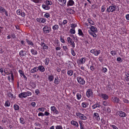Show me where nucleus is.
I'll use <instances>...</instances> for the list:
<instances>
[{"label":"nucleus","instance_id":"21","mask_svg":"<svg viewBox=\"0 0 129 129\" xmlns=\"http://www.w3.org/2000/svg\"><path fill=\"white\" fill-rule=\"evenodd\" d=\"M60 82V80L58 79V78L57 77L55 79L54 83L56 84H58Z\"/></svg>","mask_w":129,"mask_h":129},{"label":"nucleus","instance_id":"31","mask_svg":"<svg viewBox=\"0 0 129 129\" xmlns=\"http://www.w3.org/2000/svg\"><path fill=\"white\" fill-rule=\"evenodd\" d=\"M31 52L33 55H36L37 54V52L34 49H32L31 51Z\"/></svg>","mask_w":129,"mask_h":129},{"label":"nucleus","instance_id":"11","mask_svg":"<svg viewBox=\"0 0 129 129\" xmlns=\"http://www.w3.org/2000/svg\"><path fill=\"white\" fill-rule=\"evenodd\" d=\"M93 117L97 120H100V118L99 114L97 113H95L93 114Z\"/></svg>","mask_w":129,"mask_h":129},{"label":"nucleus","instance_id":"8","mask_svg":"<svg viewBox=\"0 0 129 129\" xmlns=\"http://www.w3.org/2000/svg\"><path fill=\"white\" fill-rule=\"evenodd\" d=\"M25 92H21L18 95V96L20 98H25L27 97Z\"/></svg>","mask_w":129,"mask_h":129},{"label":"nucleus","instance_id":"46","mask_svg":"<svg viewBox=\"0 0 129 129\" xmlns=\"http://www.w3.org/2000/svg\"><path fill=\"white\" fill-rule=\"evenodd\" d=\"M106 8H105V6H102L101 9V11L102 12H103L105 11Z\"/></svg>","mask_w":129,"mask_h":129},{"label":"nucleus","instance_id":"1","mask_svg":"<svg viewBox=\"0 0 129 129\" xmlns=\"http://www.w3.org/2000/svg\"><path fill=\"white\" fill-rule=\"evenodd\" d=\"M76 115L81 120H85L87 119V117L85 116L80 112H76Z\"/></svg>","mask_w":129,"mask_h":129},{"label":"nucleus","instance_id":"48","mask_svg":"<svg viewBox=\"0 0 129 129\" xmlns=\"http://www.w3.org/2000/svg\"><path fill=\"white\" fill-rule=\"evenodd\" d=\"M26 94L27 96L31 95L32 94L31 93L30 91H27V92H26Z\"/></svg>","mask_w":129,"mask_h":129},{"label":"nucleus","instance_id":"63","mask_svg":"<svg viewBox=\"0 0 129 129\" xmlns=\"http://www.w3.org/2000/svg\"><path fill=\"white\" fill-rule=\"evenodd\" d=\"M44 114L46 116H47L49 115L50 114V113L47 112L46 111L44 113Z\"/></svg>","mask_w":129,"mask_h":129},{"label":"nucleus","instance_id":"5","mask_svg":"<svg viewBox=\"0 0 129 129\" xmlns=\"http://www.w3.org/2000/svg\"><path fill=\"white\" fill-rule=\"evenodd\" d=\"M67 40L68 43H70V45H72L73 48L75 47V44L74 42L72 41L70 37H68L67 38Z\"/></svg>","mask_w":129,"mask_h":129},{"label":"nucleus","instance_id":"37","mask_svg":"<svg viewBox=\"0 0 129 129\" xmlns=\"http://www.w3.org/2000/svg\"><path fill=\"white\" fill-rule=\"evenodd\" d=\"M49 58H46L45 59V63L46 65H47L48 64L49 62Z\"/></svg>","mask_w":129,"mask_h":129},{"label":"nucleus","instance_id":"57","mask_svg":"<svg viewBox=\"0 0 129 129\" xmlns=\"http://www.w3.org/2000/svg\"><path fill=\"white\" fill-rule=\"evenodd\" d=\"M44 108H40L38 109L39 110V111H41L43 112L44 111Z\"/></svg>","mask_w":129,"mask_h":129},{"label":"nucleus","instance_id":"59","mask_svg":"<svg viewBox=\"0 0 129 129\" xmlns=\"http://www.w3.org/2000/svg\"><path fill=\"white\" fill-rule=\"evenodd\" d=\"M19 72L20 73V74L22 76L24 75V73H23V71L21 70H19Z\"/></svg>","mask_w":129,"mask_h":129},{"label":"nucleus","instance_id":"15","mask_svg":"<svg viewBox=\"0 0 129 129\" xmlns=\"http://www.w3.org/2000/svg\"><path fill=\"white\" fill-rule=\"evenodd\" d=\"M19 55L21 56H25L26 55V53H24L23 50L20 51L19 52Z\"/></svg>","mask_w":129,"mask_h":129},{"label":"nucleus","instance_id":"47","mask_svg":"<svg viewBox=\"0 0 129 129\" xmlns=\"http://www.w3.org/2000/svg\"><path fill=\"white\" fill-rule=\"evenodd\" d=\"M82 106L84 108L86 107L87 106V104L85 103H83L82 104Z\"/></svg>","mask_w":129,"mask_h":129},{"label":"nucleus","instance_id":"50","mask_svg":"<svg viewBox=\"0 0 129 129\" xmlns=\"http://www.w3.org/2000/svg\"><path fill=\"white\" fill-rule=\"evenodd\" d=\"M77 26V25L76 24H72L71 25V27L72 28H75Z\"/></svg>","mask_w":129,"mask_h":129},{"label":"nucleus","instance_id":"43","mask_svg":"<svg viewBox=\"0 0 129 129\" xmlns=\"http://www.w3.org/2000/svg\"><path fill=\"white\" fill-rule=\"evenodd\" d=\"M0 11H2V12H4L5 11H6L5 10L3 7L1 6H0Z\"/></svg>","mask_w":129,"mask_h":129},{"label":"nucleus","instance_id":"61","mask_svg":"<svg viewBox=\"0 0 129 129\" xmlns=\"http://www.w3.org/2000/svg\"><path fill=\"white\" fill-rule=\"evenodd\" d=\"M44 115V114L42 112H40L38 114V116H43Z\"/></svg>","mask_w":129,"mask_h":129},{"label":"nucleus","instance_id":"22","mask_svg":"<svg viewBox=\"0 0 129 129\" xmlns=\"http://www.w3.org/2000/svg\"><path fill=\"white\" fill-rule=\"evenodd\" d=\"M100 106L99 104L96 103L94 105H93L92 106V107L93 109H94L98 107L100 108Z\"/></svg>","mask_w":129,"mask_h":129},{"label":"nucleus","instance_id":"4","mask_svg":"<svg viewBox=\"0 0 129 129\" xmlns=\"http://www.w3.org/2000/svg\"><path fill=\"white\" fill-rule=\"evenodd\" d=\"M77 81L80 84L84 85L85 83L84 80L80 77H78L77 78Z\"/></svg>","mask_w":129,"mask_h":129},{"label":"nucleus","instance_id":"2","mask_svg":"<svg viewBox=\"0 0 129 129\" xmlns=\"http://www.w3.org/2000/svg\"><path fill=\"white\" fill-rule=\"evenodd\" d=\"M116 9V6L115 5L111 6L107 8L106 11L108 13H109L110 12H113L115 11Z\"/></svg>","mask_w":129,"mask_h":129},{"label":"nucleus","instance_id":"51","mask_svg":"<svg viewBox=\"0 0 129 129\" xmlns=\"http://www.w3.org/2000/svg\"><path fill=\"white\" fill-rule=\"evenodd\" d=\"M56 129H62V127L61 125H57L56 127Z\"/></svg>","mask_w":129,"mask_h":129},{"label":"nucleus","instance_id":"18","mask_svg":"<svg viewBox=\"0 0 129 129\" xmlns=\"http://www.w3.org/2000/svg\"><path fill=\"white\" fill-rule=\"evenodd\" d=\"M120 101L119 99L117 97H115L114 98L113 100V101L114 102L117 103H118Z\"/></svg>","mask_w":129,"mask_h":129},{"label":"nucleus","instance_id":"13","mask_svg":"<svg viewBox=\"0 0 129 129\" xmlns=\"http://www.w3.org/2000/svg\"><path fill=\"white\" fill-rule=\"evenodd\" d=\"M74 3L73 0H69L67 3V6H72L74 4Z\"/></svg>","mask_w":129,"mask_h":129},{"label":"nucleus","instance_id":"17","mask_svg":"<svg viewBox=\"0 0 129 129\" xmlns=\"http://www.w3.org/2000/svg\"><path fill=\"white\" fill-rule=\"evenodd\" d=\"M42 7L43 9L46 10H49L50 8V7L49 6L44 4L42 5Z\"/></svg>","mask_w":129,"mask_h":129},{"label":"nucleus","instance_id":"14","mask_svg":"<svg viewBox=\"0 0 129 129\" xmlns=\"http://www.w3.org/2000/svg\"><path fill=\"white\" fill-rule=\"evenodd\" d=\"M38 69L40 71L42 72H44L45 71V69L42 66H39L38 68Z\"/></svg>","mask_w":129,"mask_h":129},{"label":"nucleus","instance_id":"62","mask_svg":"<svg viewBox=\"0 0 129 129\" xmlns=\"http://www.w3.org/2000/svg\"><path fill=\"white\" fill-rule=\"evenodd\" d=\"M102 71L104 72L105 73L107 71V69L106 68H104L103 69Z\"/></svg>","mask_w":129,"mask_h":129},{"label":"nucleus","instance_id":"16","mask_svg":"<svg viewBox=\"0 0 129 129\" xmlns=\"http://www.w3.org/2000/svg\"><path fill=\"white\" fill-rule=\"evenodd\" d=\"M38 71V67H35L33 69H31L30 72L32 73H34L35 72H37Z\"/></svg>","mask_w":129,"mask_h":129},{"label":"nucleus","instance_id":"52","mask_svg":"<svg viewBox=\"0 0 129 129\" xmlns=\"http://www.w3.org/2000/svg\"><path fill=\"white\" fill-rule=\"evenodd\" d=\"M90 69L92 71H93L94 70L95 68L93 66H91L90 68Z\"/></svg>","mask_w":129,"mask_h":129},{"label":"nucleus","instance_id":"58","mask_svg":"<svg viewBox=\"0 0 129 129\" xmlns=\"http://www.w3.org/2000/svg\"><path fill=\"white\" fill-rule=\"evenodd\" d=\"M3 71H3V68H1V69H0V72L1 73L2 75L5 76V74H3Z\"/></svg>","mask_w":129,"mask_h":129},{"label":"nucleus","instance_id":"20","mask_svg":"<svg viewBox=\"0 0 129 129\" xmlns=\"http://www.w3.org/2000/svg\"><path fill=\"white\" fill-rule=\"evenodd\" d=\"M54 78V77L53 75H51L48 76V79L50 82L53 81Z\"/></svg>","mask_w":129,"mask_h":129},{"label":"nucleus","instance_id":"12","mask_svg":"<svg viewBox=\"0 0 129 129\" xmlns=\"http://www.w3.org/2000/svg\"><path fill=\"white\" fill-rule=\"evenodd\" d=\"M91 31H90L95 32H97L98 31L97 28L93 26H91L90 28Z\"/></svg>","mask_w":129,"mask_h":129},{"label":"nucleus","instance_id":"55","mask_svg":"<svg viewBox=\"0 0 129 129\" xmlns=\"http://www.w3.org/2000/svg\"><path fill=\"white\" fill-rule=\"evenodd\" d=\"M43 49H48V46L46 45L45 44L43 45Z\"/></svg>","mask_w":129,"mask_h":129},{"label":"nucleus","instance_id":"30","mask_svg":"<svg viewBox=\"0 0 129 129\" xmlns=\"http://www.w3.org/2000/svg\"><path fill=\"white\" fill-rule=\"evenodd\" d=\"M45 4L46 5H51L52 4V3L51 1L46 0L45 2Z\"/></svg>","mask_w":129,"mask_h":129},{"label":"nucleus","instance_id":"7","mask_svg":"<svg viewBox=\"0 0 129 129\" xmlns=\"http://www.w3.org/2000/svg\"><path fill=\"white\" fill-rule=\"evenodd\" d=\"M93 92L90 89H88L86 92V95L89 98L90 96H92Z\"/></svg>","mask_w":129,"mask_h":129},{"label":"nucleus","instance_id":"34","mask_svg":"<svg viewBox=\"0 0 129 129\" xmlns=\"http://www.w3.org/2000/svg\"><path fill=\"white\" fill-rule=\"evenodd\" d=\"M66 0H62L61 2H60L61 4H60L62 6H64L66 5Z\"/></svg>","mask_w":129,"mask_h":129},{"label":"nucleus","instance_id":"39","mask_svg":"<svg viewBox=\"0 0 129 129\" xmlns=\"http://www.w3.org/2000/svg\"><path fill=\"white\" fill-rule=\"evenodd\" d=\"M76 96L78 99V100L80 99L81 97V95L78 93H77V94Z\"/></svg>","mask_w":129,"mask_h":129},{"label":"nucleus","instance_id":"53","mask_svg":"<svg viewBox=\"0 0 129 129\" xmlns=\"http://www.w3.org/2000/svg\"><path fill=\"white\" fill-rule=\"evenodd\" d=\"M60 40L63 43H64L65 42V41L64 39L62 38L61 36L60 37Z\"/></svg>","mask_w":129,"mask_h":129},{"label":"nucleus","instance_id":"64","mask_svg":"<svg viewBox=\"0 0 129 129\" xmlns=\"http://www.w3.org/2000/svg\"><path fill=\"white\" fill-rule=\"evenodd\" d=\"M125 17L127 20H129V14H127L126 15Z\"/></svg>","mask_w":129,"mask_h":129},{"label":"nucleus","instance_id":"42","mask_svg":"<svg viewBox=\"0 0 129 129\" xmlns=\"http://www.w3.org/2000/svg\"><path fill=\"white\" fill-rule=\"evenodd\" d=\"M88 22L91 24L92 25H93L94 23L93 21H92L90 19H89L88 20Z\"/></svg>","mask_w":129,"mask_h":129},{"label":"nucleus","instance_id":"54","mask_svg":"<svg viewBox=\"0 0 129 129\" xmlns=\"http://www.w3.org/2000/svg\"><path fill=\"white\" fill-rule=\"evenodd\" d=\"M44 16L48 18L50 16V14L49 13H46L45 14Z\"/></svg>","mask_w":129,"mask_h":129},{"label":"nucleus","instance_id":"38","mask_svg":"<svg viewBox=\"0 0 129 129\" xmlns=\"http://www.w3.org/2000/svg\"><path fill=\"white\" fill-rule=\"evenodd\" d=\"M111 54L113 56H114L116 55V51H112L110 52Z\"/></svg>","mask_w":129,"mask_h":129},{"label":"nucleus","instance_id":"24","mask_svg":"<svg viewBox=\"0 0 129 129\" xmlns=\"http://www.w3.org/2000/svg\"><path fill=\"white\" fill-rule=\"evenodd\" d=\"M73 72L72 70H69L68 71L67 74L70 76H72L73 75Z\"/></svg>","mask_w":129,"mask_h":129},{"label":"nucleus","instance_id":"41","mask_svg":"<svg viewBox=\"0 0 129 129\" xmlns=\"http://www.w3.org/2000/svg\"><path fill=\"white\" fill-rule=\"evenodd\" d=\"M46 20L44 18H41V23H44L46 22Z\"/></svg>","mask_w":129,"mask_h":129},{"label":"nucleus","instance_id":"9","mask_svg":"<svg viewBox=\"0 0 129 129\" xmlns=\"http://www.w3.org/2000/svg\"><path fill=\"white\" fill-rule=\"evenodd\" d=\"M100 96L104 100H105L109 98L108 96L105 94L102 93Z\"/></svg>","mask_w":129,"mask_h":129},{"label":"nucleus","instance_id":"25","mask_svg":"<svg viewBox=\"0 0 129 129\" xmlns=\"http://www.w3.org/2000/svg\"><path fill=\"white\" fill-rule=\"evenodd\" d=\"M25 40L29 45H30L32 46L34 45V44L32 42L29 41L28 39H26Z\"/></svg>","mask_w":129,"mask_h":129},{"label":"nucleus","instance_id":"6","mask_svg":"<svg viewBox=\"0 0 129 129\" xmlns=\"http://www.w3.org/2000/svg\"><path fill=\"white\" fill-rule=\"evenodd\" d=\"M117 113L120 116L122 117H124L126 116V113L121 111H120Z\"/></svg>","mask_w":129,"mask_h":129},{"label":"nucleus","instance_id":"10","mask_svg":"<svg viewBox=\"0 0 129 129\" xmlns=\"http://www.w3.org/2000/svg\"><path fill=\"white\" fill-rule=\"evenodd\" d=\"M51 110L54 113L57 114L59 113L58 111L57 110L56 108L54 106L51 107Z\"/></svg>","mask_w":129,"mask_h":129},{"label":"nucleus","instance_id":"28","mask_svg":"<svg viewBox=\"0 0 129 129\" xmlns=\"http://www.w3.org/2000/svg\"><path fill=\"white\" fill-rule=\"evenodd\" d=\"M20 121L21 123L24 124L25 122V121L22 117H21L20 119Z\"/></svg>","mask_w":129,"mask_h":129},{"label":"nucleus","instance_id":"3","mask_svg":"<svg viewBox=\"0 0 129 129\" xmlns=\"http://www.w3.org/2000/svg\"><path fill=\"white\" fill-rule=\"evenodd\" d=\"M43 30L44 33L47 34L49 33L51 31V29L50 27H49L46 25L43 28Z\"/></svg>","mask_w":129,"mask_h":129},{"label":"nucleus","instance_id":"32","mask_svg":"<svg viewBox=\"0 0 129 129\" xmlns=\"http://www.w3.org/2000/svg\"><path fill=\"white\" fill-rule=\"evenodd\" d=\"M100 53V50L97 51L96 50H95V52L94 53V54L95 56H97Z\"/></svg>","mask_w":129,"mask_h":129},{"label":"nucleus","instance_id":"27","mask_svg":"<svg viewBox=\"0 0 129 129\" xmlns=\"http://www.w3.org/2000/svg\"><path fill=\"white\" fill-rule=\"evenodd\" d=\"M95 32L89 31V34L92 36L93 37H96V35L94 33Z\"/></svg>","mask_w":129,"mask_h":129},{"label":"nucleus","instance_id":"33","mask_svg":"<svg viewBox=\"0 0 129 129\" xmlns=\"http://www.w3.org/2000/svg\"><path fill=\"white\" fill-rule=\"evenodd\" d=\"M14 108L15 110H18L19 109V106L16 104H15L14 105Z\"/></svg>","mask_w":129,"mask_h":129},{"label":"nucleus","instance_id":"29","mask_svg":"<svg viewBox=\"0 0 129 129\" xmlns=\"http://www.w3.org/2000/svg\"><path fill=\"white\" fill-rule=\"evenodd\" d=\"M59 28V26L57 25H55L52 27V29L54 30H57Z\"/></svg>","mask_w":129,"mask_h":129},{"label":"nucleus","instance_id":"45","mask_svg":"<svg viewBox=\"0 0 129 129\" xmlns=\"http://www.w3.org/2000/svg\"><path fill=\"white\" fill-rule=\"evenodd\" d=\"M8 95L9 97H11V98H12L13 97V94L11 92H9L8 94Z\"/></svg>","mask_w":129,"mask_h":129},{"label":"nucleus","instance_id":"49","mask_svg":"<svg viewBox=\"0 0 129 129\" xmlns=\"http://www.w3.org/2000/svg\"><path fill=\"white\" fill-rule=\"evenodd\" d=\"M117 61L120 62H122L123 61V60L120 57L117 58Z\"/></svg>","mask_w":129,"mask_h":129},{"label":"nucleus","instance_id":"44","mask_svg":"<svg viewBox=\"0 0 129 129\" xmlns=\"http://www.w3.org/2000/svg\"><path fill=\"white\" fill-rule=\"evenodd\" d=\"M71 53L72 55L74 56L76 55V54L75 52L72 49H71Z\"/></svg>","mask_w":129,"mask_h":129},{"label":"nucleus","instance_id":"23","mask_svg":"<svg viewBox=\"0 0 129 129\" xmlns=\"http://www.w3.org/2000/svg\"><path fill=\"white\" fill-rule=\"evenodd\" d=\"M78 34L79 36H81L82 37H84V35L81 29H79L78 30Z\"/></svg>","mask_w":129,"mask_h":129},{"label":"nucleus","instance_id":"60","mask_svg":"<svg viewBox=\"0 0 129 129\" xmlns=\"http://www.w3.org/2000/svg\"><path fill=\"white\" fill-rule=\"evenodd\" d=\"M111 127L113 129H118V128L116 126L114 125H112Z\"/></svg>","mask_w":129,"mask_h":129},{"label":"nucleus","instance_id":"56","mask_svg":"<svg viewBox=\"0 0 129 129\" xmlns=\"http://www.w3.org/2000/svg\"><path fill=\"white\" fill-rule=\"evenodd\" d=\"M103 104L105 106H107L108 105V103L105 101H103Z\"/></svg>","mask_w":129,"mask_h":129},{"label":"nucleus","instance_id":"36","mask_svg":"<svg viewBox=\"0 0 129 129\" xmlns=\"http://www.w3.org/2000/svg\"><path fill=\"white\" fill-rule=\"evenodd\" d=\"M10 103L9 101H7L6 102L5 105L6 106L9 107L10 106Z\"/></svg>","mask_w":129,"mask_h":129},{"label":"nucleus","instance_id":"35","mask_svg":"<svg viewBox=\"0 0 129 129\" xmlns=\"http://www.w3.org/2000/svg\"><path fill=\"white\" fill-rule=\"evenodd\" d=\"M70 32L72 34H74L75 33V31L74 28H72L70 30Z\"/></svg>","mask_w":129,"mask_h":129},{"label":"nucleus","instance_id":"26","mask_svg":"<svg viewBox=\"0 0 129 129\" xmlns=\"http://www.w3.org/2000/svg\"><path fill=\"white\" fill-rule=\"evenodd\" d=\"M9 74H11V78L12 81H13L14 80L13 74L12 71H11Z\"/></svg>","mask_w":129,"mask_h":129},{"label":"nucleus","instance_id":"40","mask_svg":"<svg viewBox=\"0 0 129 129\" xmlns=\"http://www.w3.org/2000/svg\"><path fill=\"white\" fill-rule=\"evenodd\" d=\"M80 62L81 63L83 64L85 61V59L84 58H82L80 59Z\"/></svg>","mask_w":129,"mask_h":129},{"label":"nucleus","instance_id":"19","mask_svg":"<svg viewBox=\"0 0 129 129\" xmlns=\"http://www.w3.org/2000/svg\"><path fill=\"white\" fill-rule=\"evenodd\" d=\"M71 123L76 127H78V124L76 121L72 120L71 121Z\"/></svg>","mask_w":129,"mask_h":129}]
</instances>
